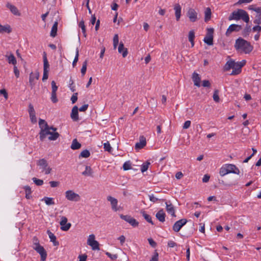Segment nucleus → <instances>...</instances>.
<instances>
[{
    "label": "nucleus",
    "instance_id": "nucleus-59",
    "mask_svg": "<svg viewBox=\"0 0 261 261\" xmlns=\"http://www.w3.org/2000/svg\"><path fill=\"white\" fill-rule=\"evenodd\" d=\"M0 94L3 95L6 99L8 98V93L5 89H2L0 90Z\"/></svg>",
    "mask_w": 261,
    "mask_h": 261
},
{
    "label": "nucleus",
    "instance_id": "nucleus-17",
    "mask_svg": "<svg viewBox=\"0 0 261 261\" xmlns=\"http://www.w3.org/2000/svg\"><path fill=\"white\" fill-rule=\"evenodd\" d=\"M146 144V139L144 136H141L139 139V142L135 144V149L137 150L143 148Z\"/></svg>",
    "mask_w": 261,
    "mask_h": 261
},
{
    "label": "nucleus",
    "instance_id": "nucleus-43",
    "mask_svg": "<svg viewBox=\"0 0 261 261\" xmlns=\"http://www.w3.org/2000/svg\"><path fill=\"white\" fill-rule=\"evenodd\" d=\"M119 43V37L118 34H115L113 38L114 48L116 49Z\"/></svg>",
    "mask_w": 261,
    "mask_h": 261
},
{
    "label": "nucleus",
    "instance_id": "nucleus-25",
    "mask_svg": "<svg viewBox=\"0 0 261 261\" xmlns=\"http://www.w3.org/2000/svg\"><path fill=\"white\" fill-rule=\"evenodd\" d=\"M166 214L163 209L160 210L155 215L156 218L161 222L165 221Z\"/></svg>",
    "mask_w": 261,
    "mask_h": 261
},
{
    "label": "nucleus",
    "instance_id": "nucleus-62",
    "mask_svg": "<svg viewBox=\"0 0 261 261\" xmlns=\"http://www.w3.org/2000/svg\"><path fill=\"white\" fill-rule=\"evenodd\" d=\"M202 86L204 87H210L211 83L208 80H204L202 81Z\"/></svg>",
    "mask_w": 261,
    "mask_h": 261
},
{
    "label": "nucleus",
    "instance_id": "nucleus-26",
    "mask_svg": "<svg viewBox=\"0 0 261 261\" xmlns=\"http://www.w3.org/2000/svg\"><path fill=\"white\" fill-rule=\"evenodd\" d=\"M212 12L210 8H206L204 11V21L207 22L211 18Z\"/></svg>",
    "mask_w": 261,
    "mask_h": 261
},
{
    "label": "nucleus",
    "instance_id": "nucleus-10",
    "mask_svg": "<svg viewBox=\"0 0 261 261\" xmlns=\"http://www.w3.org/2000/svg\"><path fill=\"white\" fill-rule=\"evenodd\" d=\"M60 224L61 226V229L63 231L68 230L71 226L70 223H67V218L65 216L61 217Z\"/></svg>",
    "mask_w": 261,
    "mask_h": 261
},
{
    "label": "nucleus",
    "instance_id": "nucleus-3",
    "mask_svg": "<svg viewBox=\"0 0 261 261\" xmlns=\"http://www.w3.org/2000/svg\"><path fill=\"white\" fill-rule=\"evenodd\" d=\"M242 19L244 22L248 23L249 21L248 14L243 9H238L233 11L228 17L229 20Z\"/></svg>",
    "mask_w": 261,
    "mask_h": 261
},
{
    "label": "nucleus",
    "instance_id": "nucleus-63",
    "mask_svg": "<svg viewBox=\"0 0 261 261\" xmlns=\"http://www.w3.org/2000/svg\"><path fill=\"white\" fill-rule=\"evenodd\" d=\"M106 255L110 257L112 260H115L117 258V255L116 254H112L109 252H106Z\"/></svg>",
    "mask_w": 261,
    "mask_h": 261
},
{
    "label": "nucleus",
    "instance_id": "nucleus-6",
    "mask_svg": "<svg viewBox=\"0 0 261 261\" xmlns=\"http://www.w3.org/2000/svg\"><path fill=\"white\" fill-rule=\"evenodd\" d=\"M214 30L213 28L207 29L206 36L203 39V41L208 45L213 44V34Z\"/></svg>",
    "mask_w": 261,
    "mask_h": 261
},
{
    "label": "nucleus",
    "instance_id": "nucleus-20",
    "mask_svg": "<svg viewBox=\"0 0 261 261\" xmlns=\"http://www.w3.org/2000/svg\"><path fill=\"white\" fill-rule=\"evenodd\" d=\"M6 7L10 10L11 13L13 14H14V15H16V16H20V14H21L19 12V10L16 8V7H15L14 5H13L9 3H8L6 4Z\"/></svg>",
    "mask_w": 261,
    "mask_h": 261
},
{
    "label": "nucleus",
    "instance_id": "nucleus-24",
    "mask_svg": "<svg viewBox=\"0 0 261 261\" xmlns=\"http://www.w3.org/2000/svg\"><path fill=\"white\" fill-rule=\"evenodd\" d=\"M118 50L119 53L122 54L123 58L126 57L128 54L127 49L124 47V44L122 42L120 43Z\"/></svg>",
    "mask_w": 261,
    "mask_h": 261
},
{
    "label": "nucleus",
    "instance_id": "nucleus-61",
    "mask_svg": "<svg viewBox=\"0 0 261 261\" xmlns=\"http://www.w3.org/2000/svg\"><path fill=\"white\" fill-rule=\"evenodd\" d=\"M51 100L54 103H56L58 101L56 93H51Z\"/></svg>",
    "mask_w": 261,
    "mask_h": 261
},
{
    "label": "nucleus",
    "instance_id": "nucleus-5",
    "mask_svg": "<svg viewBox=\"0 0 261 261\" xmlns=\"http://www.w3.org/2000/svg\"><path fill=\"white\" fill-rule=\"evenodd\" d=\"M37 165L39 167L41 172L45 174H48L51 173V168L48 166L47 161L45 159H41L37 161Z\"/></svg>",
    "mask_w": 261,
    "mask_h": 261
},
{
    "label": "nucleus",
    "instance_id": "nucleus-58",
    "mask_svg": "<svg viewBox=\"0 0 261 261\" xmlns=\"http://www.w3.org/2000/svg\"><path fill=\"white\" fill-rule=\"evenodd\" d=\"M77 93H74L71 97V100L72 103H75L77 100Z\"/></svg>",
    "mask_w": 261,
    "mask_h": 261
},
{
    "label": "nucleus",
    "instance_id": "nucleus-12",
    "mask_svg": "<svg viewBox=\"0 0 261 261\" xmlns=\"http://www.w3.org/2000/svg\"><path fill=\"white\" fill-rule=\"evenodd\" d=\"M107 199L110 202L111 208L114 211L117 212L119 210L120 207L118 206V200L117 199L111 196H108Z\"/></svg>",
    "mask_w": 261,
    "mask_h": 261
},
{
    "label": "nucleus",
    "instance_id": "nucleus-41",
    "mask_svg": "<svg viewBox=\"0 0 261 261\" xmlns=\"http://www.w3.org/2000/svg\"><path fill=\"white\" fill-rule=\"evenodd\" d=\"M213 98L214 100L216 102H218L220 101V98L219 96V90L218 89H216L214 91V93L213 96Z\"/></svg>",
    "mask_w": 261,
    "mask_h": 261
},
{
    "label": "nucleus",
    "instance_id": "nucleus-57",
    "mask_svg": "<svg viewBox=\"0 0 261 261\" xmlns=\"http://www.w3.org/2000/svg\"><path fill=\"white\" fill-rule=\"evenodd\" d=\"M104 146V149L105 150L108 151H110L111 150V147L110 146V144L109 142L108 141L106 143H105L103 144Z\"/></svg>",
    "mask_w": 261,
    "mask_h": 261
},
{
    "label": "nucleus",
    "instance_id": "nucleus-30",
    "mask_svg": "<svg viewBox=\"0 0 261 261\" xmlns=\"http://www.w3.org/2000/svg\"><path fill=\"white\" fill-rule=\"evenodd\" d=\"M6 57L7 58L8 62L9 64H12L14 65L16 64V60L12 54H11L9 56L6 55Z\"/></svg>",
    "mask_w": 261,
    "mask_h": 261
},
{
    "label": "nucleus",
    "instance_id": "nucleus-23",
    "mask_svg": "<svg viewBox=\"0 0 261 261\" xmlns=\"http://www.w3.org/2000/svg\"><path fill=\"white\" fill-rule=\"evenodd\" d=\"M192 78L194 82V85L198 87H199L200 86L201 81V78L199 75L197 73L194 72L193 73Z\"/></svg>",
    "mask_w": 261,
    "mask_h": 261
},
{
    "label": "nucleus",
    "instance_id": "nucleus-2",
    "mask_svg": "<svg viewBox=\"0 0 261 261\" xmlns=\"http://www.w3.org/2000/svg\"><path fill=\"white\" fill-rule=\"evenodd\" d=\"M234 47L238 51L245 54H249L253 49V46L250 42L242 38L236 40Z\"/></svg>",
    "mask_w": 261,
    "mask_h": 261
},
{
    "label": "nucleus",
    "instance_id": "nucleus-42",
    "mask_svg": "<svg viewBox=\"0 0 261 261\" xmlns=\"http://www.w3.org/2000/svg\"><path fill=\"white\" fill-rule=\"evenodd\" d=\"M90 155V153L89 150L85 149L82 151L80 155V157L87 158Z\"/></svg>",
    "mask_w": 261,
    "mask_h": 261
},
{
    "label": "nucleus",
    "instance_id": "nucleus-1",
    "mask_svg": "<svg viewBox=\"0 0 261 261\" xmlns=\"http://www.w3.org/2000/svg\"><path fill=\"white\" fill-rule=\"evenodd\" d=\"M39 125L40 128L39 133L40 140L43 141L47 135H50L48 137V140L50 141L56 140L59 137V134L56 132L57 128L49 126L44 120L40 119Z\"/></svg>",
    "mask_w": 261,
    "mask_h": 261
},
{
    "label": "nucleus",
    "instance_id": "nucleus-8",
    "mask_svg": "<svg viewBox=\"0 0 261 261\" xmlns=\"http://www.w3.org/2000/svg\"><path fill=\"white\" fill-rule=\"evenodd\" d=\"M65 197L70 201H78L80 199V195L72 190L67 191L65 192Z\"/></svg>",
    "mask_w": 261,
    "mask_h": 261
},
{
    "label": "nucleus",
    "instance_id": "nucleus-33",
    "mask_svg": "<svg viewBox=\"0 0 261 261\" xmlns=\"http://www.w3.org/2000/svg\"><path fill=\"white\" fill-rule=\"evenodd\" d=\"M82 174L85 176H92L93 171L90 166H86L85 170L83 172Z\"/></svg>",
    "mask_w": 261,
    "mask_h": 261
},
{
    "label": "nucleus",
    "instance_id": "nucleus-34",
    "mask_svg": "<svg viewBox=\"0 0 261 261\" xmlns=\"http://www.w3.org/2000/svg\"><path fill=\"white\" fill-rule=\"evenodd\" d=\"M252 28L250 25H246L243 31L242 32V35L244 37H247L249 35V33L252 31Z\"/></svg>",
    "mask_w": 261,
    "mask_h": 261
},
{
    "label": "nucleus",
    "instance_id": "nucleus-54",
    "mask_svg": "<svg viewBox=\"0 0 261 261\" xmlns=\"http://www.w3.org/2000/svg\"><path fill=\"white\" fill-rule=\"evenodd\" d=\"M159 254L156 252V251H155L153 255L152 256L151 258L150 259V261H159Z\"/></svg>",
    "mask_w": 261,
    "mask_h": 261
},
{
    "label": "nucleus",
    "instance_id": "nucleus-36",
    "mask_svg": "<svg viewBox=\"0 0 261 261\" xmlns=\"http://www.w3.org/2000/svg\"><path fill=\"white\" fill-rule=\"evenodd\" d=\"M141 213L142 214V216H143V217L144 218V219L149 223H151L152 225H153V222H152V220H151V217L147 214L145 211H141Z\"/></svg>",
    "mask_w": 261,
    "mask_h": 261
},
{
    "label": "nucleus",
    "instance_id": "nucleus-13",
    "mask_svg": "<svg viewBox=\"0 0 261 261\" xmlns=\"http://www.w3.org/2000/svg\"><path fill=\"white\" fill-rule=\"evenodd\" d=\"M187 222V220L186 219H181L176 221L173 226V230L175 232H178L181 228L185 225Z\"/></svg>",
    "mask_w": 261,
    "mask_h": 261
},
{
    "label": "nucleus",
    "instance_id": "nucleus-4",
    "mask_svg": "<svg viewBox=\"0 0 261 261\" xmlns=\"http://www.w3.org/2000/svg\"><path fill=\"white\" fill-rule=\"evenodd\" d=\"M231 68L232 69V71L230 75H237L241 71V68L239 65V64L233 60L227 61L224 66V69L226 71L229 70Z\"/></svg>",
    "mask_w": 261,
    "mask_h": 261
},
{
    "label": "nucleus",
    "instance_id": "nucleus-46",
    "mask_svg": "<svg viewBox=\"0 0 261 261\" xmlns=\"http://www.w3.org/2000/svg\"><path fill=\"white\" fill-rule=\"evenodd\" d=\"M149 165H150V163L148 162H147L143 164V165L141 166V172L143 173L145 171H147Z\"/></svg>",
    "mask_w": 261,
    "mask_h": 261
},
{
    "label": "nucleus",
    "instance_id": "nucleus-52",
    "mask_svg": "<svg viewBox=\"0 0 261 261\" xmlns=\"http://www.w3.org/2000/svg\"><path fill=\"white\" fill-rule=\"evenodd\" d=\"M149 200L153 202V203H155L156 202H157L159 200H163V199H159L156 197H155V196H154V195L153 194L152 195H149Z\"/></svg>",
    "mask_w": 261,
    "mask_h": 261
},
{
    "label": "nucleus",
    "instance_id": "nucleus-31",
    "mask_svg": "<svg viewBox=\"0 0 261 261\" xmlns=\"http://www.w3.org/2000/svg\"><path fill=\"white\" fill-rule=\"evenodd\" d=\"M58 30V22L56 21L52 27L51 30L50 32V36L55 37L57 35Z\"/></svg>",
    "mask_w": 261,
    "mask_h": 261
},
{
    "label": "nucleus",
    "instance_id": "nucleus-48",
    "mask_svg": "<svg viewBox=\"0 0 261 261\" xmlns=\"http://www.w3.org/2000/svg\"><path fill=\"white\" fill-rule=\"evenodd\" d=\"M32 180L37 186H41L43 184V180L42 179H38L36 177H33Z\"/></svg>",
    "mask_w": 261,
    "mask_h": 261
},
{
    "label": "nucleus",
    "instance_id": "nucleus-14",
    "mask_svg": "<svg viewBox=\"0 0 261 261\" xmlns=\"http://www.w3.org/2000/svg\"><path fill=\"white\" fill-rule=\"evenodd\" d=\"M242 29V25H238L236 24H232L229 25L228 28L227 29L226 32V35L227 36H229V35L232 33L233 32H239Z\"/></svg>",
    "mask_w": 261,
    "mask_h": 261
},
{
    "label": "nucleus",
    "instance_id": "nucleus-53",
    "mask_svg": "<svg viewBox=\"0 0 261 261\" xmlns=\"http://www.w3.org/2000/svg\"><path fill=\"white\" fill-rule=\"evenodd\" d=\"M79 49L78 48L76 49V55H75V57L74 58V59L73 61V63H72V65L73 67H74L77 63V62L78 61V60H79Z\"/></svg>",
    "mask_w": 261,
    "mask_h": 261
},
{
    "label": "nucleus",
    "instance_id": "nucleus-37",
    "mask_svg": "<svg viewBox=\"0 0 261 261\" xmlns=\"http://www.w3.org/2000/svg\"><path fill=\"white\" fill-rule=\"evenodd\" d=\"M42 200L44 201L45 203L47 205H53V204H55V202L53 201V198L45 197L42 199Z\"/></svg>",
    "mask_w": 261,
    "mask_h": 261
},
{
    "label": "nucleus",
    "instance_id": "nucleus-45",
    "mask_svg": "<svg viewBox=\"0 0 261 261\" xmlns=\"http://www.w3.org/2000/svg\"><path fill=\"white\" fill-rule=\"evenodd\" d=\"M87 66V61L86 60L83 63V66L81 69V73L83 76H84L86 72Z\"/></svg>",
    "mask_w": 261,
    "mask_h": 261
},
{
    "label": "nucleus",
    "instance_id": "nucleus-35",
    "mask_svg": "<svg viewBox=\"0 0 261 261\" xmlns=\"http://www.w3.org/2000/svg\"><path fill=\"white\" fill-rule=\"evenodd\" d=\"M24 189L25 190V197L27 199H30L31 197H32V196H31V193H32V191H31V188L29 187V186H25L24 187Z\"/></svg>",
    "mask_w": 261,
    "mask_h": 261
},
{
    "label": "nucleus",
    "instance_id": "nucleus-47",
    "mask_svg": "<svg viewBox=\"0 0 261 261\" xmlns=\"http://www.w3.org/2000/svg\"><path fill=\"white\" fill-rule=\"evenodd\" d=\"M253 22L257 25L261 23V14H256Z\"/></svg>",
    "mask_w": 261,
    "mask_h": 261
},
{
    "label": "nucleus",
    "instance_id": "nucleus-19",
    "mask_svg": "<svg viewBox=\"0 0 261 261\" xmlns=\"http://www.w3.org/2000/svg\"><path fill=\"white\" fill-rule=\"evenodd\" d=\"M225 166L229 173H232L237 174H240L239 169L234 165L226 164Z\"/></svg>",
    "mask_w": 261,
    "mask_h": 261
},
{
    "label": "nucleus",
    "instance_id": "nucleus-18",
    "mask_svg": "<svg viewBox=\"0 0 261 261\" xmlns=\"http://www.w3.org/2000/svg\"><path fill=\"white\" fill-rule=\"evenodd\" d=\"M41 256V261H45L47 257V253L43 246L35 250Z\"/></svg>",
    "mask_w": 261,
    "mask_h": 261
},
{
    "label": "nucleus",
    "instance_id": "nucleus-51",
    "mask_svg": "<svg viewBox=\"0 0 261 261\" xmlns=\"http://www.w3.org/2000/svg\"><path fill=\"white\" fill-rule=\"evenodd\" d=\"M123 168L124 170H128L131 168V163L130 162H126L123 165Z\"/></svg>",
    "mask_w": 261,
    "mask_h": 261
},
{
    "label": "nucleus",
    "instance_id": "nucleus-32",
    "mask_svg": "<svg viewBox=\"0 0 261 261\" xmlns=\"http://www.w3.org/2000/svg\"><path fill=\"white\" fill-rule=\"evenodd\" d=\"M49 65L47 59L46 54L45 52L43 54V70L48 71Z\"/></svg>",
    "mask_w": 261,
    "mask_h": 261
},
{
    "label": "nucleus",
    "instance_id": "nucleus-64",
    "mask_svg": "<svg viewBox=\"0 0 261 261\" xmlns=\"http://www.w3.org/2000/svg\"><path fill=\"white\" fill-rule=\"evenodd\" d=\"M87 256L86 254L81 255L79 256V261H86Z\"/></svg>",
    "mask_w": 261,
    "mask_h": 261
},
{
    "label": "nucleus",
    "instance_id": "nucleus-60",
    "mask_svg": "<svg viewBox=\"0 0 261 261\" xmlns=\"http://www.w3.org/2000/svg\"><path fill=\"white\" fill-rule=\"evenodd\" d=\"M191 123V122L190 120L186 121L183 125V126H182L183 129L188 128L190 126Z\"/></svg>",
    "mask_w": 261,
    "mask_h": 261
},
{
    "label": "nucleus",
    "instance_id": "nucleus-50",
    "mask_svg": "<svg viewBox=\"0 0 261 261\" xmlns=\"http://www.w3.org/2000/svg\"><path fill=\"white\" fill-rule=\"evenodd\" d=\"M51 85L52 89L51 93H56L58 90V86L56 85V82L54 81H53L51 82Z\"/></svg>",
    "mask_w": 261,
    "mask_h": 261
},
{
    "label": "nucleus",
    "instance_id": "nucleus-15",
    "mask_svg": "<svg viewBox=\"0 0 261 261\" xmlns=\"http://www.w3.org/2000/svg\"><path fill=\"white\" fill-rule=\"evenodd\" d=\"M29 113L31 122L33 123H36L37 118L35 115V111L33 105L31 103L29 106Z\"/></svg>",
    "mask_w": 261,
    "mask_h": 261
},
{
    "label": "nucleus",
    "instance_id": "nucleus-7",
    "mask_svg": "<svg viewBox=\"0 0 261 261\" xmlns=\"http://www.w3.org/2000/svg\"><path fill=\"white\" fill-rule=\"evenodd\" d=\"M187 16L192 22H196L199 19L198 13L193 8H190L188 10Z\"/></svg>",
    "mask_w": 261,
    "mask_h": 261
},
{
    "label": "nucleus",
    "instance_id": "nucleus-28",
    "mask_svg": "<svg viewBox=\"0 0 261 261\" xmlns=\"http://www.w3.org/2000/svg\"><path fill=\"white\" fill-rule=\"evenodd\" d=\"M47 233L49 236V238L50 240V241L53 243L54 245L56 246H58L59 245V243L58 241H56V236L49 230L47 231Z\"/></svg>",
    "mask_w": 261,
    "mask_h": 261
},
{
    "label": "nucleus",
    "instance_id": "nucleus-55",
    "mask_svg": "<svg viewBox=\"0 0 261 261\" xmlns=\"http://www.w3.org/2000/svg\"><path fill=\"white\" fill-rule=\"evenodd\" d=\"M95 236L94 234H91L89 236L87 240V244L89 245L91 242L95 241Z\"/></svg>",
    "mask_w": 261,
    "mask_h": 261
},
{
    "label": "nucleus",
    "instance_id": "nucleus-40",
    "mask_svg": "<svg viewBox=\"0 0 261 261\" xmlns=\"http://www.w3.org/2000/svg\"><path fill=\"white\" fill-rule=\"evenodd\" d=\"M219 173H220V175L222 176H223L226 175L227 174L229 173L225 165V166L222 167L220 169Z\"/></svg>",
    "mask_w": 261,
    "mask_h": 261
},
{
    "label": "nucleus",
    "instance_id": "nucleus-21",
    "mask_svg": "<svg viewBox=\"0 0 261 261\" xmlns=\"http://www.w3.org/2000/svg\"><path fill=\"white\" fill-rule=\"evenodd\" d=\"M78 110L79 109L76 106H75L72 108L70 116L74 121H77L79 119Z\"/></svg>",
    "mask_w": 261,
    "mask_h": 261
},
{
    "label": "nucleus",
    "instance_id": "nucleus-9",
    "mask_svg": "<svg viewBox=\"0 0 261 261\" xmlns=\"http://www.w3.org/2000/svg\"><path fill=\"white\" fill-rule=\"evenodd\" d=\"M120 217L129 223L133 227H137L139 225V222L134 218L129 215H123V214L120 215Z\"/></svg>",
    "mask_w": 261,
    "mask_h": 261
},
{
    "label": "nucleus",
    "instance_id": "nucleus-11",
    "mask_svg": "<svg viewBox=\"0 0 261 261\" xmlns=\"http://www.w3.org/2000/svg\"><path fill=\"white\" fill-rule=\"evenodd\" d=\"M39 77V72L38 71H36L34 73L31 72L30 74L29 77V84L31 87L33 88L35 84V81L38 80Z\"/></svg>",
    "mask_w": 261,
    "mask_h": 261
},
{
    "label": "nucleus",
    "instance_id": "nucleus-49",
    "mask_svg": "<svg viewBox=\"0 0 261 261\" xmlns=\"http://www.w3.org/2000/svg\"><path fill=\"white\" fill-rule=\"evenodd\" d=\"M195 32L193 30H191L189 32L188 39L189 41L194 40L195 39Z\"/></svg>",
    "mask_w": 261,
    "mask_h": 261
},
{
    "label": "nucleus",
    "instance_id": "nucleus-29",
    "mask_svg": "<svg viewBox=\"0 0 261 261\" xmlns=\"http://www.w3.org/2000/svg\"><path fill=\"white\" fill-rule=\"evenodd\" d=\"M81 147V144L77 141V139H73L71 145V148L73 150H76L80 149Z\"/></svg>",
    "mask_w": 261,
    "mask_h": 261
},
{
    "label": "nucleus",
    "instance_id": "nucleus-22",
    "mask_svg": "<svg viewBox=\"0 0 261 261\" xmlns=\"http://www.w3.org/2000/svg\"><path fill=\"white\" fill-rule=\"evenodd\" d=\"M176 20L178 21L181 16V7L179 4H176L174 6Z\"/></svg>",
    "mask_w": 261,
    "mask_h": 261
},
{
    "label": "nucleus",
    "instance_id": "nucleus-44",
    "mask_svg": "<svg viewBox=\"0 0 261 261\" xmlns=\"http://www.w3.org/2000/svg\"><path fill=\"white\" fill-rule=\"evenodd\" d=\"M79 27L82 29V32L84 34V36L85 37L86 36V27H85V24H84V21L83 20H82L79 23Z\"/></svg>",
    "mask_w": 261,
    "mask_h": 261
},
{
    "label": "nucleus",
    "instance_id": "nucleus-38",
    "mask_svg": "<svg viewBox=\"0 0 261 261\" xmlns=\"http://www.w3.org/2000/svg\"><path fill=\"white\" fill-rule=\"evenodd\" d=\"M249 9L256 12L257 14H261V7H255L254 5L249 6Z\"/></svg>",
    "mask_w": 261,
    "mask_h": 261
},
{
    "label": "nucleus",
    "instance_id": "nucleus-56",
    "mask_svg": "<svg viewBox=\"0 0 261 261\" xmlns=\"http://www.w3.org/2000/svg\"><path fill=\"white\" fill-rule=\"evenodd\" d=\"M252 30L253 32L259 33L261 31V27L257 24L252 28Z\"/></svg>",
    "mask_w": 261,
    "mask_h": 261
},
{
    "label": "nucleus",
    "instance_id": "nucleus-39",
    "mask_svg": "<svg viewBox=\"0 0 261 261\" xmlns=\"http://www.w3.org/2000/svg\"><path fill=\"white\" fill-rule=\"evenodd\" d=\"M89 245L92 247L93 250H99L100 249L99 247V243L97 241L91 242V243H90Z\"/></svg>",
    "mask_w": 261,
    "mask_h": 261
},
{
    "label": "nucleus",
    "instance_id": "nucleus-27",
    "mask_svg": "<svg viewBox=\"0 0 261 261\" xmlns=\"http://www.w3.org/2000/svg\"><path fill=\"white\" fill-rule=\"evenodd\" d=\"M11 31V28L9 25H2L0 24V33H10Z\"/></svg>",
    "mask_w": 261,
    "mask_h": 261
},
{
    "label": "nucleus",
    "instance_id": "nucleus-16",
    "mask_svg": "<svg viewBox=\"0 0 261 261\" xmlns=\"http://www.w3.org/2000/svg\"><path fill=\"white\" fill-rule=\"evenodd\" d=\"M166 204V209L167 212L169 214H170L172 217H175V209L173 205V204L171 203V202L169 201L168 202H165Z\"/></svg>",
    "mask_w": 261,
    "mask_h": 261
}]
</instances>
